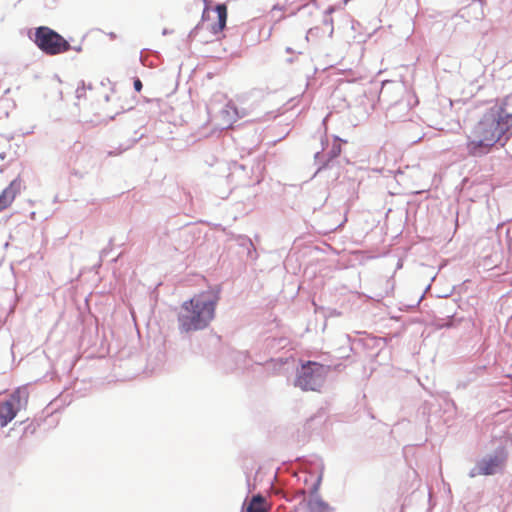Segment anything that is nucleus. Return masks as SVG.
<instances>
[{
  "instance_id": "nucleus-1",
  "label": "nucleus",
  "mask_w": 512,
  "mask_h": 512,
  "mask_svg": "<svg viewBox=\"0 0 512 512\" xmlns=\"http://www.w3.org/2000/svg\"><path fill=\"white\" fill-rule=\"evenodd\" d=\"M512 136V113L503 101H495L465 133V150L470 157H482L504 147Z\"/></svg>"
},
{
  "instance_id": "nucleus-2",
  "label": "nucleus",
  "mask_w": 512,
  "mask_h": 512,
  "mask_svg": "<svg viewBox=\"0 0 512 512\" xmlns=\"http://www.w3.org/2000/svg\"><path fill=\"white\" fill-rule=\"evenodd\" d=\"M217 301L212 292L203 291L183 302L178 315L179 329L188 333L208 327L214 319Z\"/></svg>"
},
{
  "instance_id": "nucleus-3",
  "label": "nucleus",
  "mask_w": 512,
  "mask_h": 512,
  "mask_svg": "<svg viewBox=\"0 0 512 512\" xmlns=\"http://www.w3.org/2000/svg\"><path fill=\"white\" fill-rule=\"evenodd\" d=\"M227 16L228 11L225 4H218L214 8L208 4L204 5L201 22L193 29L191 36L196 38L202 32H207L209 35L202 37L205 43L220 40L226 27Z\"/></svg>"
},
{
  "instance_id": "nucleus-4",
  "label": "nucleus",
  "mask_w": 512,
  "mask_h": 512,
  "mask_svg": "<svg viewBox=\"0 0 512 512\" xmlns=\"http://www.w3.org/2000/svg\"><path fill=\"white\" fill-rule=\"evenodd\" d=\"M33 41L43 53L49 56L59 55L71 49L66 39L47 26L35 29Z\"/></svg>"
},
{
  "instance_id": "nucleus-5",
  "label": "nucleus",
  "mask_w": 512,
  "mask_h": 512,
  "mask_svg": "<svg viewBox=\"0 0 512 512\" xmlns=\"http://www.w3.org/2000/svg\"><path fill=\"white\" fill-rule=\"evenodd\" d=\"M28 402V393L26 390H15L10 398L0 403V425L5 427L17 415V413L25 408Z\"/></svg>"
},
{
  "instance_id": "nucleus-6",
  "label": "nucleus",
  "mask_w": 512,
  "mask_h": 512,
  "mask_svg": "<svg viewBox=\"0 0 512 512\" xmlns=\"http://www.w3.org/2000/svg\"><path fill=\"white\" fill-rule=\"evenodd\" d=\"M324 367L316 362H308L301 367L296 383L303 390H316L321 384Z\"/></svg>"
},
{
  "instance_id": "nucleus-7",
  "label": "nucleus",
  "mask_w": 512,
  "mask_h": 512,
  "mask_svg": "<svg viewBox=\"0 0 512 512\" xmlns=\"http://www.w3.org/2000/svg\"><path fill=\"white\" fill-rule=\"evenodd\" d=\"M505 455H495L489 458L482 459L477 465L470 471L469 476L471 478L480 475H493L499 468L504 465Z\"/></svg>"
},
{
  "instance_id": "nucleus-8",
  "label": "nucleus",
  "mask_w": 512,
  "mask_h": 512,
  "mask_svg": "<svg viewBox=\"0 0 512 512\" xmlns=\"http://www.w3.org/2000/svg\"><path fill=\"white\" fill-rule=\"evenodd\" d=\"M21 180L16 178L0 194V212L9 208L20 193Z\"/></svg>"
},
{
  "instance_id": "nucleus-9",
  "label": "nucleus",
  "mask_w": 512,
  "mask_h": 512,
  "mask_svg": "<svg viewBox=\"0 0 512 512\" xmlns=\"http://www.w3.org/2000/svg\"><path fill=\"white\" fill-rule=\"evenodd\" d=\"M270 505L260 494L252 496L246 503V512H269Z\"/></svg>"
},
{
  "instance_id": "nucleus-10",
  "label": "nucleus",
  "mask_w": 512,
  "mask_h": 512,
  "mask_svg": "<svg viewBox=\"0 0 512 512\" xmlns=\"http://www.w3.org/2000/svg\"><path fill=\"white\" fill-rule=\"evenodd\" d=\"M307 508L309 512H330L329 505L317 496L308 500Z\"/></svg>"
},
{
  "instance_id": "nucleus-11",
  "label": "nucleus",
  "mask_w": 512,
  "mask_h": 512,
  "mask_svg": "<svg viewBox=\"0 0 512 512\" xmlns=\"http://www.w3.org/2000/svg\"><path fill=\"white\" fill-rule=\"evenodd\" d=\"M133 85H134V89H135L137 92H140V91H141V89H142V87H143L142 82H141V80H140L139 78H136V79L134 80Z\"/></svg>"
},
{
  "instance_id": "nucleus-12",
  "label": "nucleus",
  "mask_w": 512,
  "mask_h": 512,
  "mask_svg": "<svg viewBox=\"0 0 512 512\" xmlns=\"http://www.w3.org/2000/svg\"><path fill=\"white\" fill-rule=\"evenodd\" d=\"M203 1H204V4H205V5H206V4L210 5V1H209V0H203Z\"/></svg>"
}]
</instances>
